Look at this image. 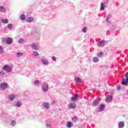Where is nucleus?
Instances as JSON below:
<instances>
[{"mask_svg":"<svg viewBox=\"0 0 128 128\" xmlns=\"http://www.w3.org/2000/svg\"><path fill=\"white\" fill-rule=\"evenodd\" d=\"M20 18L21 20H26V16L24 14H22L20 16Z\"/></svg>","mask_w":128,"mask_h":128,"instance_id":"cd10ccee","label":"nucleus"},{"mask_svg":"<svg viewBox=\"0 0 128 128\" xmlns=\"http://www.w3.org/2000/svg\"><path fill=\"white\" fill-rule=\"evenodd\" d=\"M98 104H100V102L96 100L93 102L92 106H96L98 105Z\"/></svg>","mask_w":128,"mask_h":128,"instance_id":"4be33fe9","label":"nucleus"},{"mask_svg":"<svg viewBox=\"0 0 128 128\" xmlns=\"http://www.w3.org/2000/svg\"><path fill=\"white\" fill-rule=\"evenodd\" d=\"M110 18H112V15L110 14H107L106 22L108 24H110V22H112V21H110Z\"/></svg>","mask_w":128,"mask_h":128,"instance_id":"f8f14e48","label":"nucleus"},{"mask_svg":"<svg viewBox=\"0 0 128 128\" xmlns=\"http://www.w3.org/2000/svg\"><path fill=\"white\" fill-rule=\"evenodd\" d=\"M106 108V105L101 104L100 106L98 108V112H104V110Z\"/></svg>","mask_w":128,"mask_h":128,"instance_id":"9b49d317","label":"nucleus"},{"mask_svg":"<svg viewBox=\"0 0 128 128\" xmlns=\"http://www.w3.org/2000/svg\"><path fill=\"white\" fill-rule=\"evenodd\" d=\"M6 72H4V71L2 70L1 72H0V76H4Z\"/></svg>","mask_w":128,"mask_h":128,"instance_id":"f704fd0d","label":"nucleus"},{"mask_svg":"<svg viewBox=\"0 0 128 128\" xmlns=\"http://www.w3.org/2000/svg\"><path fill=\"white\" fill-rule=\"evenodd\" d=\"M82 32H86V27H84L82 30Z\"/></svg>","mask_w":128,"mask_h":128,"instance_id":"4c0bfd02","label":"nucleus"},{"mask_svg":"<svg viewBox=\"0 0 128 128\" xmlns=\"http://www.w3.org/2000/svg\"><path fill=\"white\" fill-rule=\"evenodd\" d=\"M6 44H12V38H8L6 40Z\"/></svg>","mask_w":128,"mask_h":128,"instance_id":"412c9836","label":"nucleus"},{"mask_svg":"<svg viewBox=\"0 0 128 128\" xmlns=\"http://www.w3.org/2000/svg\"><path fill=\"white\" fill-rule=\"evenodd\" d=\"M8 84L7 83H2L0 84V87L3 90H6V88H8Z\"/></svg>","mask_w":128,"mask_h":128,"instance_id":"6e6552de","label":"nucleus"},{"mask_svg":"<svg viewBox=\"0 0 128 128\" xmlns=\"http://www.w3.org/2000/svg\"><path fill=\"white\" fill-rule=\"evenodd\" d=\"M125 78H126V80L124 78L122 80V84L124 86H128V72L125 74Z\"/></svg>","mask_w":128,"mask_h":128,"instance_id":"20e7f679","label":"nucleus"},{"mask_svg":"<svg viewBox=\"0 0 128 128\" xmlns=\"http://www.w3.org/2000/svg\"><path fill=\"white\" fill-rule=\"evenodd\" d=\"M42 106L43 108H44L45 110H48L50 106V103L46 102L42 104Z\"/></svg>","mask_w":128,"mask_h":128,"instance_id":"0eeeda50","label":"nucleus"},{"mask_svg":"<svg viewBox=\"0 0 128 128\" xmlns=\"http://www.w3.org/2000/svg\"><path fill=\"white\" fill-rule=\"evenodd\" d=\"M22 102H17L16 104H14V108H20L22 106Z\"/></svg>","mask_w":128,"mask_h":128,"instance_id":"dca6fc26","label":"nucleus"},{"mask_svg":"<svg viewBox=\"0 0 128 128\" xmlns=\"http://www.w3.org/2000/svg\"><path fill=\"white\" fill-rule=\"evenodd\" d=\"M7 28L10 30H12V24H10L7 26Z\"/></svg>","mask_w":128,"mask_h":128,"instance_id":"c756f323","label":"nucleus"},{"mask_svg":"<svg viewBox=\"0 0 128 128\" xmlns=\"http://www.w3.org/2000/svg\"><path fill=\"white\" fill-rule=\"evenodd\" d=\"M41 82L38 80H35L34 81V84L36 86H38V84H40Z\"/></svg>","mask_w":128,"mask_h":128,"instance_id":"bb28decb","label":"nucleus"},{"mask_svg":"<svg viewBox=\"0 0 128 128\" xmlns=\"http://www.w3.org/2000/svg\"><path fill=\"white\" fill-rule=\"evenodd\" d=\"M40 62L44 66H48V64H50V62L47 59H46L44 56H42L40 58Z\"/></svg>","mask_w":128,"mask_h":128,"instance_id":"7ed1b4c3","label":"nucleus"},{"mask_svg":"<svg viewBox=\"0 0 128 128\" xmlns=\"http://www.w3.org/2000/svg\"><path fill=\"white\" fill-rule=\"evenodd\" d=\"M112 100V96H110L106 98V102H110Z\"/></svg>","mask_w":128,"mask_h":128,"instance_id":"4468645a","label":"nucleus"},{"mask_svg":"<svg viewBox=\"0 0 128 128\" xmlns=\"http://www.w3.org/2000/svg\"><path fill=\"white\" fill-rule=\"evenodd\" d=\"M0 12H6V8L3 6H0Z\"/></svg>","mask_w":128,"mask_h":128,"instance_id":"a878e982","label":"nucleus"},{"mask_svg":"<svg viewBox=\"0 0 128 128\" xmlns=\"http://www.w3.org/2000/svg\"><path fill=\"white\" fill-rule=\"evenodd\" d=\"M74 81L76 82H77L78 84H80V82H82V79H80L78 77H76L74 78Z\"/></svg>","mask_w":128,"mask_h":128,"instance_id":"a211bd4d","label":"nucleus"},{"mask_svg":"<svg viewBox=\"0 0 128 128\" xmlns=\"http://www.w3.org/2000/svg\"><path fill=\"white\" fill-rule=\"evenodd\" d=\"M72 120L74 122H78V117L75 116V117L72 118Z\"/></svg>","mask_w":128,"mask_h":128,"instance_id":"7c9ffc66","label":"nucleus"},{"mask_svg":"<svg viewBox=\"0 0 128 128\" xmlns=\"http://www.w3.org/2000/svg\"><path fill=\"white\" fill-rule=\"evenodd\" d=\"M110 2V0H104V2H102L104 4H108V3Z\"/></svg>","mask_w":128,"mask_h":128,"instance_id":"c9c22d12","label":"nucleus"},{"mask_svg":"<svg viewBox=\"0 0 128 128\" xmlns=\"http://www.w3.org/2000/svg\"><path fill=\"white\" fill-rule=\"evenodd\" d=\"M46 126L47 128H52V124H46Z\"/></svg>","mask_w":128,"mask_h":128,"instance_id":"58836bf2","label":"nucleus"},{"mask_svg":"<svg viewBox=\"0 0 128 128\" xmlns=\"http://www.w3.org/2000/svg\"><path fill=\"white\" fill-rule=\"evenodd\" d=\"M106 6H108V4H106L105 3L102 2L100 10H104V8H106Z\"/></svg>","mask_w":128,"mask_h":128,"instance_id":"ddd939ff","label":"nucleus"},{"mask_svg":"<svg viewBox=\"0 0 128 128\" xmlns=\"http://www.w3.org/2000/svg\"><path fill=\"white\" fill-rule=\"evenodd\" d=\"M16 56L18 58H21V56H24V53L18 52L16 53Z\"/></svg>","mask_w":128,"mask_h":128,"instance_id":"5701e85b","label":"nucleus"},{"mask_svg":"<svg viewBox=\"0 0 128 128\" xmlns=\"http://www.w3.org/2000/svg\"><path fill=\"white\" fill-rule=\"evenodd\" d=\"M76 107V103H69L68 104V108H71L72 110H74V108Z\"/></svg>","mask_w":128,"mask_h":128,"instance_id":"423d86ee","label":"nucleus"},{"mask_svg":"<svg viewBox=\"0 0 128 128\" xmlns=\"http://www.w3.org/2000/svg\"><path fill=\"white\" fill-rule=\"evenodd\" d=\"M52 60H53V62H56V57L53 56L52 57Z\"/></svg>","mask_w":128,"mask_h":128,"instance_id":"e433bc0d","label":"nucleus"},{"mask_svg":"<svg viewBox=\"0 0 128 128\" xmlns=\"http://www.w3.org/2000/svg\"><path fill=\"white\" fill-rule=\"evenodd\" d=\"M121 88H122V86H118L117 88V90H120Z\"/></svg>","mask_w":128,"mask_h":128,"instance_id":"ea45409f","label":"nucleus"},{"mask_svg":"<svg viewBox=\"0 0 128 128\" xmlns=\"http://www.w3.org/2000/svg\"><path fill=\"white\" fill-rule=\"evenodd\" d=\"M104 54V53L102 52H100L97 54L99 58H101V56H102V55Z\"/></svg>","mask_w":128,"mask_h":128,"instance_id":"72a5a7b5","label":"nucleus"},{"mask_svg":"<svg viewBox=\"0 0 128 128\" xmlns=\"http://www.w3.org/2000/svg\"><path fill=\"white\" fill-rule=\"evenodd\" d=\"M16 120H12L11 122H10V125L12 126H16Z\"/></svg>","mask_w":128,"mask_h":128,"instance_id":"2f4dec72","label":"nucleus"},{"mask_svg":"<svg viewBox=\"0 0 128 128\" xmlns=\"http://www.w3.org/2000/svg\"><path fill=\"white\" fill-rule=\"evenodd\" d=\"M78 98V94H76L74 96L71 98L73 102H76V100Z\"/></svg>","mask_w":128,"mask_h":128,"instance_id":"f3484780","label":"nucleus"},{"mask_svg":"<svg viewBox=\"0 0 128 128\" xmlns=\"http://www.w3.org/2000/svg\"><path fill=\"white\" fill-rule=\"evenodd\" d=\"M12 66L9 64H6L2 68V70L7 72H12Z\"/></svg>","mask_w":128,"mask_h":128,"instance_id":"f257e3e1","label":"nucleus"},{"mask_svg":"<svg viewBox=\"0 0 128 128\" xmlns=\"http://www.w3.org/2000/svg\"><path fill=\"white\" fill-rule=\"evenodd\" d=\"M1 22L2 24H8V20L7 18H2V19Z\"/></svg>","mask_w":128,"mask_h":128,"instance_id":"aec40b11","label":"nucleus"},{"mask_svg":"<svg viewBox=\"0 0 128 128\" xmlns=\"http://www.w3.org/2000/svg\"><path fill=\"white\" fill-rule=\"evenodd\" d=\"M42 90L43 92H48V84L47 83H44L42 86Z\"/></svg>","mask_w":128,"mask_h":128,"instance_id":"f03ea898","label":"nucleus"},{"mask_svg":"<svg viewBox=\"0 0 128 128\" xmlns=\"http://www.w3.org/2000/svg\"><path fill=\"white\" fill-rule=\"evenodd\" d=\"M0 52H4V48H2V46H0Z\"/></svg>","mask_w":128,"mask_h":128,"instance_id":"a19ab883","label":"nucleus"},{"mask_svg":"<svg viewBox=\"0 0 128 128\" xmlns=\"http://www.w3.org/2000/svg\"><path fill=\"white\" fill-rule=\"evenodd\" d=\"M106 45V41L104 40H102L97 44L98 46H104Z\"/></svg>","mask_w":128,"mask_h":128,"instance_id":"9d476101","label":"nucleus"},{"mask_svg":"<svg viewBox=\"0 0 128 128\" xmlns=\"http://www.w3.org/2000/svg\"><path fill=\"white\" fill-rule=\"evenodd\" d=\"M118 128H124V122L122 121L120 122L118 124Z\"/></svg>","mask_w":128,"mask_h":128,"instance_id":"2eb2a0df","label":"nucleus"},{"mask_svg":"<svg viewBox=\"0 0 128 128\" xmlns=\"http://www.w3.org/2000/svg\"><path fill=\"white\" fill-rule=\"evenodd\" d=\"M32 56H38V53L36 51H34L33 52Z\"/></svg>","mask_w":128,"mask_h":128,"instance_id":"473e14b6","label":"nucleus"},{"mask_svg":"<svg viewBox=\"0 0 128 128\" xmlns=\"http://www.w3.org/2000/svg\"><path fill=\"white\" fill-rule=\"evenodd\" d=\"M67 128H72V122H68L66 125Z\"/></svg>","mask_w":128,"mask_h":128,"instance_id":"c85d7f7f","label":"nucleus"},{"mask_svg":"<svg viewBox=\"0 0 128 128\" xmlns=\"http://www.w3.org/2000/svg\"><path fill=\"white\" fill-rule=\"evenodd\" d=\"M16 98V95L14 94H10L8 96V98L10 100H14Z\"/></svg>","mask_w":128,"mask_h":128,"instance_id":"1a4fd4ad","label":"nucleus"},{"mask_svg":"<svg viewBox=\"0 0 128 128\" xmlns=\"http://www.w3.org/2000/svg\"><path fill=\"white\" fill-rule=\"evenodd\" d=\"M32 48V50H40V45L36 43H33L30 46Z\"/></svg>","mask_w":128,"mask_h":128,"instance_id":"39448f33","label":"nucleus"},{"mask_svg":"<svg viewBox=\"0 0 128 128\" xmlns=\"http://www.w3.org/2000/svg\"><path fill=\"white\" fill-rule=\"evenodd\" d=\"M26 22H34V18L33 17H29L26 20Z\"/></svg>","mask_w":128,"mask_h":128,"instance_id":"6ab92c4d","label":"nucleus"},{"mask_svg":"<svg viewBox=\"0 0 128 128\" xmlns=\"http://www.w3.org/2000/svg\"><path fill=\"white\" fill-rule=\"evenodd\" d=\"M92 62H98L100 60L98 57H94L92 58Z\"/></svg>","mask_w":128,"mask_h":128,"instance_id":"393cba45","label":"nucleus"},{"mask_svg":"<svg viewBox=\"0 0 128 128\" xmlns=\"http://www.w3.org/2000/svg\"><path fill=\"white\" fill-rule=\"evenodd\" d=\"M24 38H20L18 41V44H24Z\"/></svg>","mask_w":128,"mask_h":128,"instance_id":"b1692460","label":"nucleus"}]
</instances>
